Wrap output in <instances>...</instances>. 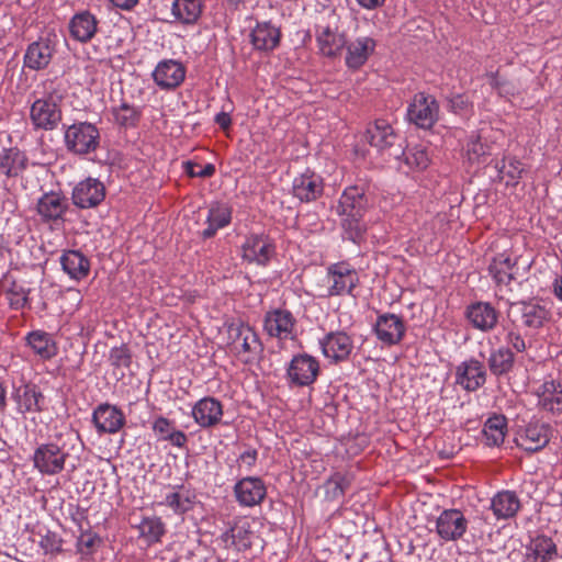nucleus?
I'll use <instances>...</instances> for the list:
<instances>
[{
	"label": "nucleus",
	"instance_id": "obj_13",
	"mask_svg": "<svg viewBox=\"0 0 562 562\" xmlns=\"http://www.w3.org/2000/svg\"><path fill=\"white\" fill-rule=\"evenodd\" d=\"M295 323L290 311L277 308L265 315L263 329L270 337L281 340L293 339Z\"/></svg>",
	"mask_w": 562,
	"mask_h": 562
},
{
	"label": "nucleus",
	"instance_id": "obj_3",
	"mask_svg": "<svg viewBox=\"0 0 562 562\" xmlns=\"http://www.w3.org/2000/svg\"><path fill=\"white\" fill-rule=\"evenodd\" d=\"M366 140L381 153H387L389 156L398 158L402 151L400 136L385 120L379 119L370 124L364 134Z\"/></svg>",
	"mask_w": 562,
	"mask_h": 562
},
{
	"label": "nucleus",
	"instance_id": "obj_1",
	"mask_svg": "<svg viewBox=\"0 0 562 562\" xmlns=\"http://www.w3.org/2000/svg\"><path fill=\"white\" fill-rule=\"evenodd\" d=\"M357 19L345 10H331L316 25V42L322 55L334 58L347 44V33Z\"/></svg>",
	"mask_w": 562,
	"mask_h": 562
},
{
	"label": "nucleus",
	"instance_id": "obj_62",
	"mask_svg": "<svg viewBox=\"0 0 562 562\" xmlns=\"http://www.w3.org/2000/svg\"><path fill=\"white\" fill-rule=\"evenodd\" d=\"M243 328H250L249 325H245L243 323H239V324H231L228 326V335H229V338L233 340V342H238V341H241V329Z\"/></svg>",
	"mask_w": 562,
	"mask_h": 562
},
{
	"label": "nucleus",
	"instance_id": "obj_60",
	"mask_svg": "<svg viewBox=\"0 0 562 562\" xmlns=\"http://www.w3.org/2000/svg\"><path fill=\"white\" fill-rule=\"evenodd\" d=\"M506 342L510 345L517 352H522L526 350V342L520 334L510 330L506 335Z\"/></svg>",
	"mask_w": 562,
	"mask_h": 562
},
{
	"label": "nucleus",
	"instance_id": "obj_51",
	"mask_svg": "<svg viewBox=\"0 0 562 562\" xmlns=\"http://www.w3.org/2000/svg\"><path fill=\"white\" fill-rule=\"evenodd\" d=\"M241 349L245 353L257 355L261 351L262 346L257 333L250 328L241 329Z\"/></svg>",
	"mask_w": 562,
	"mask_h": 562
},
{
	"label": "nucleus",
	"instance_id": "obj_29",
	"mask_svg": "<svg viewBox=\"0 0 562 562\" xmlns=\"http://www.w3.org/2000/svg\"><path fill=\"white\" fill-rule=\"evenodd\" d=\"M233 209L227 203L215 202L209 207L205 223L207 227L201 233L203 239H210L222 229L231 224Z\"/></svg>",
	"mask_w": 562,
	"mask_h": 562
},
{
	"label": "nucleus",
	"instance_id": "obj_48",
	"mask_svg": "<svg viewBox=\"0 0 562 562\" xmlns=\"http://www.w3.org/2000/svg\"><path fill=\"white\" fill-rule=\"evenodd\" d=\"M401 155L404 156L405 164L411 169H414V170H423V169L427 168V166L429 164V157H428L426 149H424L423 147H419V146H415V147L408 149L407 151H404L402 149L400 156Z\"/></svg>",
	"mask_w": 562,
	"mask_h": 562
},
{
	"label": "nucleus",
	"instance_id": "obj_54",
	"mask_svg": "<svg viewBox=\"0 0 562 562\" xmlns=\"http://www.w3.org/2000/svg\"><path fill=\"white\" fill-rule=\"evenodd\" d=\"M40 547L45 554L56 555L63 551V539L57 533L47 530L41 538Z\"/></svg>",
	"mask_w": 562,
	"mask_h": 562
},
{
	"label": "nucleus",
	"instance_id": "obj_14",
	"mask_svg": "<svg viewBox=\"0 0 562 562\" xmlns=\"http://www.w3.org/2000/svg\"><path fill=\"white\" fill-rule=\"evenodd\" d=\"M486 382V369L477 359L471 358L456 368V383L468 392H475Z\"/></svg>",
	"mask_w": 562,
	"mask_h": 562
},
{
	"label": "nucleus",
	"instance_id": "obj_58",
	"mask_svg": "<svg viewBox=\"0 0 562 562\" xmlns=\"http://www.w3.org/2000/svg\"><path fill=\"white\" fill-rule=\"evenodd\" d=\"M176 429L173 422L166 417H158L153 424V430L159 440H166L168 435Z\"/></svg>",
	"mask_w": 562,
	"mask_h": 562
},
{
	"label": "nucleus",
	"instance_id": "obj_59",
	"mask_svg": "<svg viewBox=\"0 0 562 562\" xmlns=\"http://www.w3.org/2000/svg\"><path fill=\"white\" fill-rule=\"evenodd\" d=\"M490 83L494 89L498 91L501 95L513 93L514 88L512 87V85L496 75L491 76Z\"/></svg>",
	"mask_w": 562,
	"mask_h": 562
},
{
	"label": "nucleus",
	"instance_id": "obj_35",
	"mask_svg": "<svg viewBox=\"0 0 562 562\" xmlns=\"http://www.w3.org/2000/svg\"><path fill=\"white\" fill-rule=\"evenodd\" d=\"M44 395L35 384H25L15 392V401L21 413H38L43 411Z\"/></svg>",
	"mask_w": 562,
	"mask_h": 562
},
{
	"label": "nucleus",
	"instance_id": "obj_31",
	"mask_svg": "<svg viewBox=\"0 0 562 562\" xmlns=\"http://www.w3.org/2000/svg\"><path fill=\"white\" fill-rule=\"evenodd\" d=\"M254 532L247 521L235 522L228 530L222 533L221 540L226 548L233 547L237 551H246L251 548Z\"/></svg>",
	"mask_w": 562,
	"mask_h": 562
},
{
	"label": "nucleus",
	"instance_id": "obj_16",
	"mask_svg": "<svg viewBox=\"0 0 562 562\" xmlns=\"http://www.w3.org/2000/svg\"><path fill=\"white\" fill-rule=\"evenodd\" d=\"M105 198L104 184L94 178L80 181L72 190V202L80 209L98 206Z\"/></svg>",
	"mask_w": 562,
	"mask_h": 562
},
{
	"label": "nucleus",
	"instance_id": "obj_11",
	"mask_svg": "<svg viewBox=\"0 0 562 562\" xmlns=\"http://www.w3.org/2000/svg\"><path fill=\"white\" fill-rule=\"evenodd\" d=\"M469 521L459 509H445L436 520V532L443 541H457L468 530Z\"/></svg>",
	"mask_w": 562,
	"mask_h": 562
},
{
	"label": "nucleus",
	"instance_id": "obj_57",
	"mask_svg": "<svg viewBox=\"0 0 562 562\" xmlns=\"http://www.w3.org/2000/svg\"><path fill=\"white\" fill-rule=\"evenodd\" d=\"M100 541L101 539L95 533L82 532L77 540L78 551L81 554H91Z\"/></svg>",
	"mask_w": 562,
	"mask_h": 562
},
{
	"label": "nucleus",
	"instance_id": "obj_26",
	"mask_svg": "<svg viewBox=\"0 0 562 562\" xmlns=\"http://www.w3.org/2000/svg\"><path fill=\"white\" fill-rule=\"evenodd\" d=\"M192 416L200 427L210 428L221 422L223 406L218 400L206 396L195 403Z\"/></svg>",
	"mask_w": 562,
	"mask_h": 562
},
{
	"label": "nucleus",
	"instance_id": "obj_32",
	"mask_svg": "<svg viewBox=\"0 0 562 562\" xmlns=\"http://www.w3.org/2000/svg\"><path fill=\"white\" fill-rule=\"evenodd\" d=\"M538 403L544 411L562 413V385L555 380L544 381L536 392Z\"/></svg>",
	"mask_w": 562,
	"mask_h": 562
},
{
	"label": "nucleus",
	"instance_id": "obj_49",
	"mask_svg": "<svg viewBox=\"0 0 562 562\" xmlns=\"http://www.w3.org/2000/svg\"><path fill=\"white\" fill-rule=\"evenodd\" d=\"M30 289L24 285L13 282L7 290L5 295L11 308L23 310L29 304Z\"/></svg>",
	"mask_w": 562,
	"mask_h": 562
},
{
	"label": "nucleus",
	"instance_id": "obj_12",
	"mask_svg": "<svg viewBox=\"0 0 562 562\" xmlns=\"http://www.w3.org/2000/svg\"><path fill=\"white\" fill-rule=\"evenodd\" d=\"M68 207L67 198L55 191L44 193L36 203V211L43 223L64 222Z\"/></svg>",
	"mask_w": 562,
	"mask_h": 562
},
{
	"label": "nucleus",
	"instance_id": "obj_24",
	"mask_svg": "<svg viewBox=\"0 0 562 562\" xmlns=\"http://www.w3.org/2000/svg\"><path fill=\"white\" fill-rule=\"evenodd\" d=\"M323 355L339 362L346 360L352 351L351 338L344 331H331L321 340Z\"/></svg>",
	"mask_w": 562,
	"mask_h": 562
},
{
	"label": "nucleus",
	"instance_id": "obj_53",
	"mask_svg": "<svg viewBox=\"0 0 562 562\" xmlns=\"http://www.w3.org/2000/svg\"><path fill=\"white\" fill-rule=\"evenodd\" d=\"M449 110L459 115H469L472 113L473 104L470 98L464 93H457L448 99Z\"/></svg>",
	"mask_w": 562,
	"mask_h": 562
},
{
	"label": "nucleus",
	"instance_id": "obj_5",
	"mask_svg": "<svg viewBox=\"0 0 562 562\" xmlns=\"http://www.w3.org/2000/svg\"><path fill=\"white\" fill-rule=\"evenodd\" d=\"M276 255L273 240L265 234H251L241 245V258L248 263L266 267Z\"/></svg>",
	"mask_w": 562,
	"mask_h": 562
},
{
	"label": "nucleus",
	"instance_id": "obj_64",
	"mask_svg": "<svg viewBox=\"0 0 562 562\" xmlns=\"http://www.w3.org/2000/svg\"><path fill=\"white\" fill-rule=\"evenodd\" d=\"M239 458L244 463L251 467L257 459V451L256 450H247V451L243 452Z\"/></svg>",
	"mask_w": 562,
	"mask_h": 562
},
{
	"label": "nucleus",
	"instance_id": "obj_63",
	"mask_svg": "<svg viewBox=\"0 0 562 562\" xmlns=\"http://www.w3.org/2000/svg\"><path fill=\"white\" fill-rule=\"evenodd\" d=\"M215 123L222 128V130H227L231 124H232V120H231V116L228 113L226 112H220L215 115Z\"/></svg>",
	"mask_w": 562,
	"mask_h": 562
},
{
	"label": "nucleus",
	"instance_id": "obj_2",
	"mask_svg": "<svg viewBox=\"0 0 562 562\" xmlns=\"http://www.w3.org/2000/svg\"><path fill=\"white\" fill-rule=\"evenodd\" d=\"M66 148L76 155H88L99 147L100 133L98 127L88 122L74 123L65 131Z\"/></svg>",
	"mask_w": 562,
	"mask_h": 562
},
{
	"label": "nucleus",
	"instance_id": "obj_47",
	"mask_svg": "<svg viewBox=\"0 0 562 562\" xmlns=\"http://www.w3.org/2000/svg\"><path fill=\"white\" fill-rule=\"evenodd\" d=\"M113 116L120 126L133 127L139 121L140 112L128 103L123 102L120 106L113 109Z\"/></svg>",
	"mask_w": 562,
	"mask_h": 562
},
{
	"label": "nucleus",
	"instance_id": "obj_6",
	"mask_svg": "<svg viewBox=\"0 0 562 562\" xmlns=\"http://www.w3.org/2000/svg\"><path fill=\"white\" fill-rule=\"evenodd\" d=\"M57 36L47 34L38 41L31 43L24 54V67L32 70H43L50 64L57 48Z\"/></svg>",
	"mask_w": 562,
	"mask_h": 562
},
{
	"label": "nucleus",
	"instance_id": "obj_27",
	"mask_svg": "<svg viewBox=\"0 0 562 562\" xmlns=\"http://www.w3.org/2000/svg\"><path fill=\"white\" fill-rule=\"evenodd\" d=\"M281 31L270 21L258 22L250 33L254 47L262 52H271L279 46Z\"/></svg>",
	"mask_w": 562,
	"mask_h": 562
},
{
	"label": "nucleus",
	"instance_id": "obj_37",
	"mask_svg": "<svg viewBox=\"0 0 562 562\" xmlns=\"http://www.w3.org/2000/svg\"><path fill=\"white\" fill-rule=\"evenodd\" d=\"M515 363V356L507 347H499L492 350L487 359V366L492 374L502 376L508 374Z\"/></svg>",
	"mask_w": 562,
	"mask_h": 562
},
{
	"label": "nucleus",
	"instance_id": "obj_28",
	"mask_svg": "<svg viewBox=\"0 0 562 562\" xmlns=\"http://www.w3.org/2000/svg\"><path fill=\"white\" fill-rule=\"evenodd\" d=\"M99 21L89 11L76 13L69 21L68 29L70 36L80 43H87L98 32Z\"/></svg>",
	"mask_w": 562,
	"mask_h": 562
},
{
	"label": "nucleus",
	"instance_id": "obj_36",
	"mask_svg": "<svg viewBox=\"0 0 562 562\" xmlns=\"http://www.w3.org/2000/svg\"><path fill=\"white\" fill-rule=\"evenodd\" d=\"M491 508L498 519H507L517 514L520 502L515 492L503 491L492 498Z\"/></svg>",
	"mask_w": 562,
	"mask_h": 562
},
{
	"label": "nucleus",
	"instance_id": "obj_19",
	"mask_svg": "<svg viewBox=\"0 0 562 562\" xmlns=\"http://www.w3.org/2000/svg\"><path fill=\"white\" fill-rule=\"evenodd\" d=\"M550 441V426L544 423H529L518 434L516 443L527 452H537L543 449Z\"/></svg>",
	"mask_w": 562,
	"mask_h": 562
},
{
	"label": "nucleus",
	"instance_id": "obj_38",
	"mask_svg": "<svg viewBox=\"0 0 562 562\" xmlns=\"http://www.w3.org/2000/svg\"><path fill=\"white\" fill-rule=\"evenodd\" d=\"M171 13L182 24H194L202 13L201 0H173Z\"/></svg>",
	"mask_w": 562,
	"mask_h": 562
},
{
	"label": "nucleus",
	"instance_id": "obj_56",
	"mask_svg": "<svg viewBox=\"0 0 562 562\" xmlns=\"http://www.w3.org/2000/svg\"><path fill=\"white\" fill-rule=\"evenodd\" d=\"M183 168L187 175L191 178H210L215 173V166L213 164L201 166L189 160L183 162Z\"/></svg>",
	"mask_w": 562,
	"mask_h": 562
},
{
	"label": "nucleus",
	"instance_id": "obj_22",
	"mask_svg": "<svg viewBox=\"0 0 562 562\" xmlns=\"http://www.w3.org/2000/svg\"><path fill=\"white\" fill-rule=\"evenodd\" d=\"M154 81L165 90H171L179 87L186 78L184 66L173 59H165L158 63L154 72Z\"/></svg>",
	"mask_w": 562,
	"mask_h": 562
},
{
	"label": "nucleus",
	"instance_id": "obj_30",
	"mask_svg": "<svg viewBox=\"0 0 562 562\" xmlns=\"http://www.w3.org/2000/svg\"><path fill=\"white\" fill-rule=\"evenodd\" d=\"M517 261H513L506 254H499L493 258L488 271L497 284L509 285L512 281L518 280Z\"/></svg>",
	"mask_w": 562,
	"mask_h": 562
},
{
	"label": "nucleus",
	"instance_id": "obj_20",
	"mask_svg": "<svg viewBox=\"0 0 562 562\" xmlns=\"http://www.w3.org/2000/svg\"><path fill=\"white\" fill-rule=\"evenodd\" d=\"M369 207V198L363 187L351 186L345 189L337 206L341 216H363Z\"/></svg>",
	"mask_w": 562,
	"mask_h": 562
},
{
	"label": "nucleus",
	"instance_id": "obj_50",
	"mask_svg": "<svg viewBox=\"0 0 562 562\" xmlns=\"http://www.w3.org/2000/svg\"><path fill=\"white\" fill-rule=\"evenodd\" d=\"M488 147L481 142V137L479 135H471L467 146H465V156L470 164H480L482 158L487 155Z\"/></svg>",
	"mask_w": 562,
	"mask_h": 562
},
{
	"label": "nucleus",
	"instance_id": "obj_18",
	"mask_svg": "<svg viewBox=\"0 0 562 562\" xmlns=\"http://www.w3.org/2000/svg\"><path fill=\"white\" fill-rule=\"evenodd\" d=\"M374 331L380 341L392 346L401 342L405 335L406 326L402 317L386 313L378 316Z\"/></svg>",
	"mask_w": 562,
	"mask_h": 562
},
{
	"label": "nucleus",
	"instance_id": "obj_44",
	"mask_svg": "<svg viewBox=\"0 0 562 562\" xmlns=\"http://www.w3.org/2000/svg\"><path fill=\"white\" fill-rule=\"evenodd\" d=\"M140 537H143L148 544L159 542L166 532L165 524L159 517H145L138 525Z\"/></svg>",
	"mask_w": 562,
	"mask_h": 562
},
{
	"label": "nucleus",
	"instance_id": "obj_10",
	"mask_svg": "<svg viewBox=\"0 0 562 562\" xmlns=\"http://www.w3.org/2000/svg\"><path fill=\"white\" fill-rule=\"evenodd\" d=\"M328 278L330 281L328 294L330 296L345 294L355 296L352 291L359 283V276L349 263L341 261L329 266Z\"/></svg>",
	"mask_w": 562,
	"mask_h": 562
},
{
	"label": "nucleus",
	"instance_id": "obj_23",
	"mask_svg": "<svg viewBox=\"0 0 562 562\" xmlns=\"http://www.w3.org/2000/svg\"><path fill=\"white\" fill-rule=\"evenodd\" d=\"M375 46V41L370 36H360L355 41L347 42L345 46L346 66L351 70L360 69L373 54Z\"/></svg>",
	"mask_w": 562,
	"mask_h": 562
},
{
	"label": "nucleus",
	"instance_id": "obj_15",
	"mask_svg": "<svg viewBox=\"0 0 562 562\" xmlns=\"http://www.w3.org/2000/svg\"><path fill=\"white\" fill-rule=\"evenodd\" d=\"M234 495L240 506L254 507L266 498L267 487L260 477L247 476L236 482Z\"/></svg>",
	"mask_w": 562,
	"mask_h": 562
},
{
	"label": "nucleus",
	"instance_id": "obj_55",
	"mask_svg": "<svg viewBox=\"0 0 562 562\" xmlns=\"http://www.w3.org/2000/svg\"><path fill=\"white\" fill-rule=\"evenodd\" d=\"M109 360L115 368H128L132 363V355L130 349L122 345L111 349Z\"/></svg>",
	"mask_w": 562,
	"mask_h": 562
},
{
	"label": "nucleus",
	"instance_id": "obj_9",
	"mask_svg": "<svg viewBox=\"0 0 562 562\" xmlns=\"http://www.w3.org/2000/svg\"><path fill=\"white\" fill-rule=\"evenodd\" d=\"M318 374V360L307 353L294 356L286 369L288 379L290 383L295 386H308L313 384Z\"/></svg>",
	"mask_w": 562,
	"mask_h": 562
},
{
	"label": "nucleus",
	"instance_id": "obj_17",
	"mask_svg": "<svg viewBox=\"0 0 562 562\" xmlns=\"http://www.w3.org/2000/svg\"><path fill=\"white\" fill-rule=\"evenodd\" d=\"M92 423L97 431L102 434H116L126 423L124 413L109 403L98 405L92 414Z\"/></svg>",
	"mask_w": 562,
	"mask_h": 562
},
{
	"label": "nucleus",
	"instance_id": "obj_52",
	"mask_svg": "<svg viewBox=\"0 0 562 562\" xmlns=\"http://www.w3.org/2000/svg\"><path fill=\"white\" fill-rule=\"evenodd\" d=\"M499 175L506 176L513 183H517L524 172L520 160L509 157L502 161V166H497Z\"/></svg>",
	"mask_w": 562,
	"mask_h": 562
},
{
	"label": "nucleus",
	"instance_id": "obj_8",
	"mask_svg": "<svg viewBox=\"0 0 562 562\" xmlns=\"http://www.w3.org/2000/svg\"><path fill=\"white\" fill-rule=\"evenodd\" d=\"M68 456V452L56 443H43L34 451V467L42 474L54 475L64 470Z\"/></svg>",
	"mask_w": 562,
	"mask_h": 562
},
{
	"label": "nucleus",
	"instance_id": "obj_46",
	"mask_svg": "<svg viewBox=\"0 0 562 562\" xmlns=\"http://www.w3.org/2000/svg\"><path fill=\"white\" fill-rule=\"evenodd\" d=\"M349 486L350 480L347 476L335 473L324 483L325 498L330 502L337 501L344 496Z\"/></svg>",
	"mask_w": 562,
	"mask_h": 562
},
{
	"label": "nucleus",
	"instance_id": "obj_45",
	"mask_svg": "<svg viewBox=\"0 0 562 562\" xmlns=\"http://www.w3.org/2000/svg\"><path fill=\"white\" fill-rule=\"evenodd\" d=\"M362 217L363 216H344L341 222L344 238L356 244H360L363 240L367 225L362 221Z\"/></svg>",
	"mask_w": 562,
	"mask_h": 562
},
{
	"label": "nucleus",
	"instance_id": "obj_21",
	"mask_svg": "<svg viewBox=\"0 0 562 562\" xmlns=\"http://www.w3.org/2000/svg\"><path fill=\"white\" fill-rule=\"evenodd\" d=\"M498 311L488 302H475L465 310V318L475 328L481 331H491L498 322Z\"/></svg>",
	"mask_w": 562,
	"mask_h": 562
},
{
	"label": "nucleus",
	"instance_id": "obj_39",
	"mask_svg": "<svg viewBox=\"0 0 562 562\" xmlns=\"http://www.w3.org/2000/svg\"><path fill=\"white\" fill-rule=\"evenodd\" d=\"M507 429V420L503 415L490 417L483 427L482 435L488 447L499 446L504 442Z\"/></svg>",
	"mask_w": 562,
	"mask_h": 562
},
{
	"label": "nucleus",
	"instance_id": "obj_33",
	"mask_svg": "<svg viewBox=\"0 0 562 562\" xmlns=\"http://www.w3.org/2000/svg\"><path fill=\"white\" fill-rule=\"evenodd\" d=\"M60 265L65 273L71 279L80 281L90 272V260L79 250H67L60 257Z\"/></svg>",
	"mask_w": 562,
	"mask_h": 562
},
{
	"label": "nucleus",
	"instance_id": "obj_40",
	"mask_svg": "<svg viewBox=\"0 0 562 562\" xmlns=\"http://www.w3.org/2000/svg\"><path fill=\"white\" fill-rule=\"evenodd\" d=\"M531 562H553L560 558L558 547L549 537H537L530 547Z\"/></svg>",
	"mask_w": 562,
	"mask_h": 562
},
{
	"label": "nucleus",
	"instance_id": "obj_4",
	"mask_svg": "<svg viewBox=\"0 0 562 562\" xmlns=\"http://www.w3.org/2000/svg\"><path fill=\"white\" fill-rule=\"evenodd\" d=\"M407 120L417 127L431 128L439 119V104L436 98L425 92H418L407 108Z\"/></svg>",
	"mask_w": 562,
	"mask_h": 562
},
{
	"label": "nucleus",
	"instance_id": "obj_34",
	"mask_svg": "<svg viewBox=\"0 0 562 562\" xmlns=\"http://www.w3.org/2000/svg\"><path fill=\"white\" fill-rule=\"evenodd\" d=\"M27 166V158L16 147L3 148L0 151V173L8 178L20 176Z\"/></svg>",
	"mask_w": 562,
	"mask_h": 562
},
{
	"label": "nucleus",
	"instance_id": "obj_61",
	"mask_svg": "<svg viewBox=\"0 0 562 562\" xmlns=\"http://www.w3.org/2000/svg\"><path fill=\"white\" fill-rule=\"evenodd\" d=\"M165 441L170 442L172 446L183 448L188 441L187 435L178 429L170 432Z\"/></svg>",
	"mask_w": 562,
	"mask_h": 562
},
{
	"label": "nucleus",
	"instance_id": "obj_7",
	"mask_svg": "<svg viewBox=\"0 0 562 562\" xmlns=\"http://www.w3.org/2000/svg\"><path fill=\"white\" fill-rule=\"evenodd\" d=\"M30 117L36 128L52 131L57 127L61 121V110L56 98L48 94L45 98L33 102L30 111Z\"/></svg>",
	"mask_w": 562,
	"mask_h": 562
},
{
	"label": "nucleus",
	"instance_id": "obj_25",
	"mask_svg": "<svg viewBox=\"0 0 562 562\" xmlns=\"http://www.w3.org/2000/svg\"><path fill=\"white\" fill-rule=\"evenodd\" d=\"M323 179L314 172L302 173L293 180V195L301 202H312L317 200L323 194Z\"/></svg>",
	"mask_w": 562,
	"mask_h": 562
},
{
	"label": "nucleus",
	"instance_id": "obj_43",
	"mask_svg": "<svg viewBox=\"0 0 562 562\" xmlns=\"http://www.w3.org/2000/svg\"><path fill=\"white\" fill-rule=\"evenodd\" d=\"M160 504L171 508L175 514L182 515L192 509L193 496L180 486L178 490L168 493Z\"/></svg>",
	"mask_w": 562,
	"mask_h": 562
},
{
	"label": "nucleus",
	"instance_id": "obj_41",
	"mask_svg": "<svg viewBox=\"0 0 562 562\" xmlns=\"http://www.w3.org/2000/svg\"><path fill=\"white\" fill-rule=\"evenodd\" d=\"M27 345L42 359H50L57 355V346L49 334L41 330L32 331L26 336Z\"/></svg>",
	"mask_w": 562,
	"mask_h": 562
},
{
	"label": "nucleus",
	"instance_id": "obj_42",
	"mask_svg": "<svg viewBox=\"0 0 562 562\" xmlns=\"http://www.w3.org/2000/svg\"><path fill=\"white\" fill-rule=\"evenodd\" d=\"M522 324L529 328H540L548 319V311L535 303H519Z\"/></svg>",
	"mask_w": 562,
	"mask_h": 562
}]
</instances>
